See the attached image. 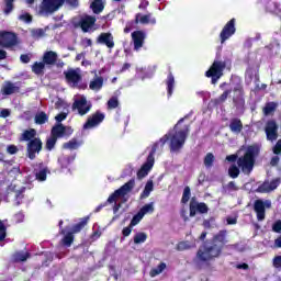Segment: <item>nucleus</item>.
Instances as JSON below:
<instances>
[{
	"label": "nucleus",
	"mask_w": 281,
	"mask_h": 281,
	"mask_svg": "<svg viewBox=\"0 0 281 281\" xmlns=\"http://www.w3.org/2000/svg\"><path fill=\"white\" fill-rule=\"evenodd\" d=\"M260 155V148L256 145H249L244 155L238 157V155L233 154L226 156V161L234 164L237 161L238 168H240L244 175H251L254 172V167L256 166V157Z\"/></svg>",
	"instance_id": "1"
},
{
	"label": "nucleus",
	"mask_w": 281,
	"mask_h": 281,
	"mask_svg": "<svg viewBox=\"0 0 281 281\" xmlns=\"http://www.w3.org/2000/svg\"><path fill=\"white\" fill-rule=\"evenodd\" d=\"M190 135V125H184L182 130L176 131L175 134H166L159 139L161 146H166V142L170 139L169 148L171 153H179L186 146V139Z\"/></svg>",
	"instance_id": "2"
},
{
	"label": "nucleus",
	"mask_w": 281,
	"mask_h": 281,
	"mask_svg": "<svg viewBox=\"0 0 281 281\" xmlns=\"http://www.w3.org/2000/svg\"><path fill=\"white\" fill-rule=\"evenodd\" d=\"M223 254V246H218V244L204 245L203 249H199L196 252V258L200 262H204V265H210L212 260H216V258L221 257Z\"/></svg>",
	"instance_id": "3"
},
{
	"label": "nucleus",
	"mask_w": 281,
	"mask_h": 281,
	"mask_svg": "<svg viewBox=\"0 0 281 281\" xmlns=\"http://www.w3.org/2000/svg\"><path fill=\"white\" fill-rule=\"evenodd\" d=\"M227 67L226 61L214 60L209 70L205 71V77L211 78V85H216L221 78H223V72Z\"/></svg>",
	"instance_id": "4"
},
{
	"label": "nucleus",
	"mask_w": 281,
	"mask_h": 281,
	"mask_svg": "<svg viewBox=\"0 0 281 281\" xmlns=\"http://www.w3.org/2000/svg\"><path fill=\"white\" fill-rule=\"evenodd\" d=\"M157 148H159V143H155L151 146V150L149 151L146 161L137 171V179H144L145 177H148V172L153 170V166H155V153H157Z\"/></svg>",
	"instance_id": "5"
},
{
	"label": "nucleus",
	"mask_w": 281,
	"mask_h": 281,
	"mask_svg": "<svg viewBox=\"0 0 281 281\" xmlns=\"http://www.w3.org/2000/svg\"><path fill=\"white\" fill-rule=\"evenodd\" d=\"M21 142L27 143V155L31 159L36 157V130H26L21 136Z\"/></svg>",
	"instance_id": "6"
},
{
	"label": "nucleus",
	"mask_w": 281,
	"mask_h": 281,
	"mask_svg": "<svg viewBox=\"0 0 281 281\" xmlns=\"http://www.w3.org/2000/svg\"><path fill=\"white\" fill-rule=\"evenodd\" d=\"M133 188H135V179H131L125 184H123L121 188L115 190L108 198V203H117V199H120V196H126V194H128V192L133 191Z\"/></svg>",
	"instance_id": "7"
},
{
	"label": "nucleus",
	"mask_w": 281,
	"mask_h": 281,
	"mask_svg": "<svg viewBox=\"0 0 281 281\" xmlns=\"http://www.w3.org/2000/svg\"><path fill=\"white\" fill-rule=\"evenodd\" d=\"M210 212V207H207V204L205 202H199L196 201V198H191L189 203V216L191 218H194L198 214H207Z\"/></svg>",
	"instance_id": "8"
},
{
	"label": "nucleus",
	"mask_w": 281,
	"mask_h": 281,
	"mask_svg": "<svg viewBox=\"0 0 281 281\" xmlns=\"http://www.w3.org/2000/svg\"><path fill=\"white\" fill-rule=\"evenodd\" d=\"M236 34V19H231L222 29L220 33V41L221 44L225 43L226 41H229L232 36Z\"/></svg>",
	"instance_id": "9"
},
{
	"label": "nucleus",
	"mask_w": 281,
	"mask_h": 281,
	"mask_svg": "<svg viewBox=\"0 0 281 281\" xmlns=\"http://www.w3.org/2000/svg\"><path fill=\"white\" fill-rule=\"evenodd\" d=\"M95 21V16L93 15H83L79 19L78 22H74V27H80V30L87 34V32H91L93 29Z\"/></svg>",
	"instance_id": "10"
},
{
	"label": "nucleus",
	"mask_w": 281,
	"mask_h": 281,
	"mask_svg": "<svg viewBox=\"0 0 281 281\" xmlns=\"http://www.w3.org/2000/svg\"><path fill=\"white\" fill-rule=\"evenodd\" d=\"M104 117H106V115L102 111H95L87 119L86 123L83 124V130L87 131L89 128H95V126H100V124L104 122Z\"/></svg>",
	"instance_id": "11"
},
{
	"label": "nucleus",
	"mask_w": 281,
	"mask_h": 281,
	"mask_svg": "<svg viewBox=\"0 0 281 281\" xmlns=\"http://www.w3.org/2000/svg\"><path fill=\"white\" fill-rule=\"evenodd\" d=\"M267 207H271V201L256 200L254 202V212L257 214V221H265L267 217Z\"/></svg>",
	"instance_id": "12"
},
{
	"label": "nucleus",
	"mask_w": 281,
	"mask_h": 281,
	"mask_svg": "<svg viewBox=\"0 0 281 281\" xmlns=\"http://www.w3.org/2000/svg\"><path fill=\"white\" fill-rule=\"evenodd\" d=\"M74 133L71 127H67L63 125V123H57L50 130V136L55 137V139H60L63 137H69Z\"/></svg>",
	"instance_id": "13"
},
{
	"label": "nucleus",
	"mask_w": 281,
	"mask_h": 281,
	"mask_svg": "<svg viewBox=\"0 0 281 281\" xmlns=\"http://www.w3.org/2000/svg\"><path fill=\"white\" fill-rule=\"evenodd\" d=\"M233 104L236 109H245V88L243 85H237L233 89Z\"/></svg>",
	"instance_id": "14"
},
{
	"label": "nucleus",
	"mask_w": 281,
	"mask_h": 281,
	"mask_svg": "<svg viewBox=\"0 0 281 281\" xmlns=\"http://www.w3.org/2000/svg\"><path fill=\"white\" fill-rule=\"evenodd\" d=\"M281 184V178H274L271 181L266 180L257 188V192L260 194H267L269 192H273V190H278V187Z\"/></svg>",
	"instance_id": "15"
},
{
	"label": "nucleus",
	"mask_w": 281,
	"mask_h": 281,
	"mask_svg": "<svg viewBox=\"0 0 281 281\" xmlns=\"http://www.w3.org/2000/svg\"><path fill=\"white\" fill-rule=\"evenodd\" d=\"M65 4V0H43L42 10L47 14H54L57 10H60Z\"/></svg>",
	"instance_id": "16"
},
{
	"label": "nucleus",
	"mask_w": 281,
	"mask_h": 281,
	"mask_svg": "<svg viewBox=\"0 0 281 281\" xmlns=\"http://www.w3.org/2000/svg\"><path fill=\"white\" fill-rule=\"evenodd\" d=\"M278 123L270 120L266 123L265 132L268 142H276L278 139Z\"/></svg>",
	"instance_id": "17"
},
{
	"label": "nucleus",
	"mask_w": 281,
	"mask_h": 281,
	"mask_svg": "<svg viewBox=\"0 0 281 281\" xmlns=\"http://www.w3.org/2000/svg\"><path fill=\"white\" fill-rule=\"evenodd\" d=\"M16 35L14 33L4 32L0 34V46L1 47H14L16 45Z\"/></svg>",
	"instance_id": "18"
},
{
	"label": "nucleus",
	"mask_w": 281,
	"mask_h": 281,
	"mask_svg": "<svg viewBox=\"0 0 281 281\" xmlns=\"http://www.w3.org/2000/svg\"><path fill=\"white\" fill-rule=\"evenodd\" d=\"M132 41L134 43V50L139 52V49L144 47V42L146 41V32L134 31L132 33Z\"/></svg>",
	"instance_id": "19"
},
{
	"label": "nucleus",
	"mask_w": 281,
	"mask_h": 281,
	"mask_svg": "<svg viewBox=\"0 0 281 281\" xmlns=\"http://www.w3.org/2000/svg\"><path fill=\"white\" fill-rule=\"evenodd\" d=\"M97 43L99 45H105L108 47V49H113V47H115V41H114L113 34L111 32L101 33L97 37Z\"/></svg>",
	"instance_id": "20"
},
{
	"label": "nucleus",
	"mask_w": 281,
	"mask_h": 281,
	"mask_svg": "<svg viewBox=\"0 0 281 281\" xmlns=\"http://www.w3.org/2000/svg\"><path fill=\"white\" fill-rule=\"evenodd\" d=\"M72 109H77L79 115H87L91 111V105H87V99L81 98L74 102Z\"/></svg>",
	"instance_id": "21"
},
{
	"label": "nucleus",
	"mask_w": 281,
	"mask_h": 281,
	"mask_svg": "<svg viewBox=\"0 0 281 281\" xmlns=\"http://www.w3.org/2000/svg\"><path fill=\"white\" fill-rule=\"evenodd\" d=\"M64 76L66 78L67 82H70L71 85H78V82H80V80H82V76L74 70V69H68L67 71L64 72Z\"/></svg>",
	"instance_id": "22"
},
{
	"label": "nucleus",
	"mask_w": 281,
	"mask_h": 281,
	"mask_svg": "<svg viewBox=\"0 0 281 281\" xmlns=\"http://www.w3.org/2000/svg\"><path fill=\"white\" fill-rule=\"evenodd\" d=\"M135 23H140L142 25H148V23H151V25H155L157 23V20L153 18V13H147L145 15H142V13H137L135 15Z\"/></svg>",
	"instance_id": "23"
},
{
	"label": "nucleus",
	"mask_w": 281,
	"mask_h": 281,
	"mask_svg": "<svg viewBox=\"0 0 281 281\" xmlns=\"http://www.w3.org/2000/svg\"><path fill=\"white\" fill-rule=\"evenodd\" d=\"M76 159V156H69V155H61L58 157V165L61 170H66V168H69L71 164H74Z\"/></svg>",
	"instance_id": "24"
},
{
	"label": "nucleus",
	"mask_w": 281,
	"mask_h": 281,
	"mask_svg": "<svg viewBox=\"0 0 281 281\" xmlns=\"http://www.w3.org/2000/svg\"><path fill=\"white\" fill-rule=\"evenodd\" d=\"M42 60L48 66H54L58 60V54L54 50H47L44 53Z\"/></svg>",
	"instance_id": "25"
},
{
	"label": "nucleus",
	"mask_w": 281,
	"mask_h": 281,
	"mask_svg": "<svg viewBox=\"0 0 281 281\" xmlns=\"http://www.w3.org/2000/svg\"><path fill=\"white\" fill-rule=\"evenodd\" d=\"M212 243L216 245L220 243L218 247H225L227 245V231L222 229L217 234H215L212 238Z\"/></svg>",
	"instance_id": "26"
},
{
	"label": "nucleus",
	"mask_w": 281,
	"mask_h": 281,
	"mask_svg": "<svg viewBox=\"0 0 281 281\" xmlns=\"http://www.w3.org/2000/svg\"><path fill=\"white\" fill-rule=\"evenodd\" d=\"M229 131L232 133H235V135H239V133H243V121L238 117H234L229 122Z\"/></svg>",
	"instance_id": "27"
},
{
	"label": "nucleus",
	"mask_w": 281,
	"mask_h": 281,
	"mask_svg": "<svg viewBox=\"0 0 281 281\" xmlns=\"http://www.w3.org/2000/svg\"><path fill=\"white\" fill-rule=\"evenodd\" d=\"M75 233L70 232H66L64 234V237L60 239V245H63V247H71V245H74V240H75Z\"/></svg>",
	"instance_id": "28"
},
{
	"label": "nucleus",
	"mask_w": 281,
	"mask_h": 281,
	"mask_svg": "<svg viewBox=\"0 0 281 281\" xmlns=\"http://www.w3.org/2000/svg\"><path fill=\"white\" fill-rule=\"evenodd\" d=\"M18 89L19 88H16V86H14V83L7 81L2 86L1 93H2V95H12V93H16Z\"/></svg>",
	"instance_id": "29"
},
{
	"label": "nucleus",
	"mask_w": 281,
	"mask_h": 281,
	"mask_svg": "<svg viewBox=\"0 0 281 281\" xmlns=\"http://www.w3.org/2000/svg\"><path fill=\"white\" fill-rule=\"evenodd\" d=\"M167 85V95L170 98L172 95V91H175V75L170 71L166 79Z\"/></svg>",
	"instance_id": "30"
},
{
	"label": "nucleus",
	"mask_w": 281,
	"mask_h": 281,
	"mask_svg": "<svg viewBox=\"0 0 281 281\" xmlns=\"http://www.w3.org/2000/svg\"><path fill=\"white\" fill-rule=\"evenodd\" d=\"M87 223H89V217H83L81 221L77 224H75L71 228L72 234H80L85 227H87Z\"/></svg>",
	"instance_id": "31"
},
{
	"label": "nucleus",
	"mask_w": 281,
	"mask_h": 281,
	"mask_svg": "<svg viewBox=\"0 0 281 281\" xmlns=\"http://www.w3.org/2000/svg\"><path fill=\"white\" fill-rule=\"evenodd\" d=\"M104 85V78L97 77L93 79V81H90L89 88L91 91H100Z\"/></svg>",
	"instance_id": "32"
},
{
	"label": "nucleus",
	"mask_w": 281,
	"mask_h": 281,
	"mask_svg": "<svg viewBox=\"0 0 281 281\" xmlns=\"http://www.w3.org/2000/svg\"><path fill=\"white\" fill-rule=\"evenodd\" d=\"M82 143L78 142L77 138H71L69 142L64 143L63 148L68 150H78Z\"/></svg>",
	"instance_id": "33"
},
{
	"label": "nucleus",
	"mask_w": 281,
	"mask_h": 281,
	"mask_svg": "<svg viewBox=\"0 0 281 281\" xmlns=\"http://www.w3.org/2000/svg\"><path fill=\"white\" fill-rule=\"evenodd\" d=\"M154 188H155V184L153 183V180H148L143 192L140 193V199H148Z\"/></svg>",
	"instance_id": "34"
},
{
	"label": "nucleus",
	"mask_w": 281,
	"mask_h": 281,
	"mask_svg": "<svg viewBox=\"0 0 281 281\" xmlns=\"http://www.w3.org/2000/svg\"><path fill=\"white\" fill-rule=\"evenodd\" d=\"M90 8L94 14H100L104 10V2L102 0H94L91 4Z\"/></svg>",
	"instance_id": "35"
},
{
	"label": "nucleus",
	"mask_w": 281,
	"mask_h": 281,
	"mask_svg": "<svg viewBox=\"0 0 281 281\" xmlns=\"http://www.w3.org/2000/svg\"><path fill=\"white\" fill-rule=\"evenodd\" d=\"M166 269V262H160L156 268H151L149 271L150 278H157L160 273H164Z\"/></svg>",
	"instance_id": "36"
},
{
	"label": "nucleus",
	"mask_w": 281,
	"mask_h": 281,
	"mask_svg": "<svg viewBox=\"0 0 281 281\" xmlns=\"http://www.w3.org/2000/svg\"><path fill=\"white\" fill-rule=\"evenodd\" d=\"M229 93H232V90H225L218 98L213 100V104L220 106V104H223L229 98Z\"/></svg>",
	"instance_id": "37"
},
{
	"label": "nucleus",
	"mask_w": 281,
	"mask_h": 281,
	"mask_svg": "<svg viewBox=\"0 0 281 281\" xmlns=\"http://www.w3.org/2000/svg\"><path fill=\"white\" fill-rule=\"evenodd\" d=\"M276 109H278V103L276 102H268L263 106V115H271V113H276Z\"/></svg>",
	"instance_id": "38"
},
{
	"label": "nucleus",
	"mask_w": 281,
	"mask_h": 281,
	"mask_svg": "<svg viewBox=\"0 0 281 281\" xmlns=\"http://www.w3.org/2000/svg\"><path fill=\"white\" fill-rule=\"evenodd\" d=\"M47 175H50L49 168L40 169L36 173L37 181H47Z\"/></svg>",
	"instance_id": "39"
},
{
	"label": "nucleus",
	"mask_w": 281,
	"mask_h": 281,
	"mask_svg": "<svg viewBox=\"0 0 281 281\" xmlns=\"http://www.w3.org/2000/svg\"><path fill=\"white\" fill-rule=\"evenodd\" d=\"M148 240V235L144 232L136 233L134 236V245H142V243H146Z\"/></svg>",
	"instance_id": "40"
},
{
	"label": "nucleus",
	"mask_w": 281,
	"mask_h": 281,
	"mask_svg": "<svg viewBox=\"0 0 281 281\" xmlns=\"http://www.w3.org/2000/svg\"><path fill=\"white\" fill-rule=\"evenodd\" d=\"M27 258H30V254H27L26 251H20L13 255V260L15 262H25Z\"/></svg>",
	"instance_id": "41"
},
{
	"label": "nucleus",
	"mask_w": 281,
	"mask_h": 281,
	"mask_svg": "<svg viewBox=\"0 0 281 281\" xmlns=\"http://www.w3.org/2000/svg\"><path fill=\"white\" fill-rule=\"evenodd\" d=\"M228 175L231 179H238L239 175H240V167L236 166V165H232L228 168Z\"/></svg>",
	"instance_id": "42"
},
{
	"label": "nucleus",
	"mask_w": 281,
	"mask_h": 281,
	"mask_svg": "<svg viewBox=\"0 0 281 281\" xmlns=\"http://www.w3.org/2000/svg\"><path fill=\"white\" fill-rule=\"evenodd\" d=\"M215 159L216 158L214 157V154L207 153L206 156L204 157V166H205V168H212L214 166Z\"/></svg>",
	"instance_id": "43"
},
{
	"label": "nucleus",
	"mask_w": 281,
	"mask_h": 281,
	"mask_svg": "<svg viewBox=\"0 0 281 281\" xmlns=\"http://www.w3.org/2000/svg\"><path fill=\"white\" fill-rule=\"evenodd\" d=\"M49 122V116L45 112H37L36 114V124H46Z\"/></svg>",
	"instance_id": "44"
},
{
	"label": "nucleus",
	"mask_w": 281,
	"mask_h": 281,
	"mask_svg": "<svg viewBox=\"0 0 281 281\" xmlns=\"http://www.w3.org/2000/svg\"><path fill=\"white\" fill-rule=\"evenodd\" d=\"M143 216H146V214L155 212V206L153 205V202L145 204L139 211Z\"/></svg>",
	"instance_id": "45"
},
{
	"label": "nucleus",
	"mask_w": 281,
	"mask_h": 281,
	"mask_svg": "<svg viewBox=\"0 0 281 281\" xmlns=\"http://www.w3.org/2000/svg\"><path fill=\"white\" fill-rule=\"evenodd\" d=\"M57 142H58V138L50 135V137L46 139V145H45L46 150H54Z\"/></svg>",
	"instance_id": "46"
},
{
	"label": "nucleus",
	"mask_w": 281,
	"mask_h": 281,
	"mask_svg": "<svg viewBox=\"0 0 281 281\" xmlns=\"http://www.w3.org/2000/svg\"><path fill=\"white\" fill-rule=\"evenodd\" d=\"M192 196V192L190 190V187H186L182 193V199H181V203L183 205H186V203H188V201H190V198Z\"/></svg>",
	"instance_id": "47"
},
{
	"label": "nucleus",
	"mask_w": 281,
	"mask_h": 281,
	"mask_svg": "<svg viewBox=\"0 0 281 281\" xmlns=\"http://www.w3.org/2000/svg\"><path fill=\"white\" fill-rule=\"evenodd\" d=\"M142 218H144V215L138 211L136 215L133 216L130 225L131 227H135V225H139L142 222Z\"/></svg>",
	"instance_id": "48"
},
{
	"label": "nucleus",
	"mask_w": 281,
	"mask_h": 281,
	"mask_svg": "<svg viewBox=\"0 0 281 281\" xmlns=\"http://www.w3.org/2000/svg\"><path fill=\"white\" fill-rule=\"evenodd\" d=\"M119 106H120V101L117 100V97H112L108 101V109L113 110V109H117Z\"/></svg>",
	"instance_id": "49"
},
{
	"label": "nucleus",
	"mask_w": 281,
	"mask_h": 281,
	"mask_svg": "<svg viewBox=\"0 0 281 281\" xmlns=\"http://www.w3.org/2000/svg\"><path fill=\"white\" fill-rule=\"evenodd\" d=\"M190 248H191V246L188 241H180L176 246L177 251H186Z\"/></svg>",
	"instance_id": "50"
},
{
	"label": "nucleus",
	"mask_w": 281,
	"mask_h": 281,
	"mask_svg": "<svg viewBox=\"0 0 281 281\" xmlns=\"http://www.w3.org/2000/svg\"><path fill=\"white\" fill-rule=\"evenodd\" d=\"M5 1V8H4V14H10L12 10H14V0H4Z\"/></svg>",
	"instance_id": "51"
},
{
	"label": "nucleus",
	"mask_w": 281,
	"mask_h": 281,
	"mask_svg": "<svg viewBox=\"0 0 281 281\" xmlns=\"http://www.w3.org/2000/svg\"><path fill=\"white\" fill-rule=\"evenodd\" d=\"M18 19L23 23H32V15H30L29 13H21Z\"/></svg>",
	"instance_id": "52"
},
{
	"label": "nucleus",
	"mask_w": 281,
	"mask_h": 281,
	"mask_svg": "<svg viewBox=\"0 0 281 281\" xmlns=\"http://www.w3.org/2000/svg\"><path fill=\"white\" fill-rule=\"evenodd\" d=\"M272 266L274 267V269H281V255L273 257Z\"/></svg>",
	"instance_id": "53"
},
{
	"label": "nucleus",
	"mask_w": 281,
	"mask_h": 281,
	"mask_svg": "<svg viewBox=\"0 0 281 281\" xmlns=\"http://www.w3.org/2000/svg\"><path fill=\"white\" fill-rule=\"evenodd\" d=\"M45 65H47L43 59L40 63H36V75L40 76V74H43L45 69Z\"/></svg>",
	"instance_id": "54"
},
{
	"label": "nucleus",
	"mask_w": 281,
	"mask_h": 281,
	"mask_svg": "<svg viewBox=\"0 0 281 281\" xmlns=\"http://www.w3.org/2000/svg\"><path fill=\"white\" fill-rule=\"evenodd\" d=\"M5 224H3L2 221H0V243H2V240H5Z\"/></svg>",
	"instance_id": "55"
},
{
	"label": "nucleus",
	"mask_w": 281,
	"mask_h": 281,
	"mask_svg": "<svg viewBox=\"0 0 281 281\" xmlns=\"http://www.w3.org/2000/svg\"><path fill=\"white\" fill-rule=\"evenodd\" d=\"M272 232L276 234H281V220H278L272 225Z\"/></svg>",
	"instance_id": "56"
},
{
	"label": "nucleus",
	"mask_w": 281,
	"mask_h": 281,
	"mask_svg": "<svg viewBox=\"0 0 281 281\" xmlns=\"http://www.w3.org/2000/svg\"><path fill=\"white\" fill-rule=\"evenodd\" d=\"M272 153L274 155H281V139L277 140L276 145L272 147Z\"/></svg>",
	"instance_id": "57"
},
{
	"label": "nucleus",
	"mask_w": 281,
	"mask_h": 281,
	"mask_svg": "<svg viewBox=\"0 0 281 281\" xmlns=\"http://www.w3.org/2000/svg\"><path fill=\"white\" fill-rule=\"evenodd\" d=\"M132 232H133V226H131V224H130L127 227H124L122 229V236L124 238H128V235L132 234Z\"/></svg>",
	"instance_id": "58"
},
{
	"label": "nucleus",
	"mask_w": 281,
	"mask_h": 281,
	"mask_svg": "<svg viewBox=\"0 0 281 281\" xmlns=\"http://www.w3.org/2000/svg\"><path fill=\"white\" fill-rule=\"evenodd\" d=\"M214 221H215L214 217H210L209 220H204L202 225L205 229H211L212 223H214Z\"/></svg>",
	"instance_id": "59"
},
{
	"label": "nucleus",
	"mask_w": 281,
	"mask_h": 281,
	"mask_svg": "<svg viewBox=\"0 0 281 281\" xmlns=\"http://www.w3.org/2000/svg\"><path fill=\"white\" fill-rule=\"evenodd\" d=\"M55 120L56 122H58V124H60V122H64V120H67V113L60 112L55 116Z\"/></svg>",
	"instance_id": "60"
},
{
	"label": "nucleus",
	"mask_w": 281,
	"mask_h": 281,
	"mask_svg": "<svg viewBox=\"0 0 281 281\" xmlns=\"http://www.w3.org/2000/svg\"><path fill=\"white\" fill-rule=\"evenodd\" d=\"M81 45L87 48V47H91L93 45V41H91V38L89 37H85L82 41H81Z\"/></svg>",
	"instance_id": "61"
},
{
	"label": "nucleus",
	"mask_w": 281,
	"mask_h": 281,
	"mask_svg": "<svg viewBox=\"0 0 281 281\" xmlns=\"http://www.w3.org/2000/svg\"><path fill=\"white\" fill-rule=\"evenodd\" d=\"M13 220L15 221V223H23V221L25 220V215L23 213H18L14 215Z\"/></svg>",
	"instance_id": "62"
},
{
	"label": "nucleus",
	"mask_w": 281,
	"mask_h": 281,
	"mask_svg": "<svg viewBox=\"0 0 281 281\" xmlns=\"http://www.w3.org/2000/svg\"><path fill=\"white\" fill-rule=\"evenodd\" d=\"M11 113L12 111L10 109H2L0 111V117H4V119L10 117Z\"/></svg>",
	"instance_id": "63"
},
{
	"label": "nucleus",
	"mask_w": 281,
	"mask_h": 281,
	"mask_svg": "<svg viewBox=\"0 0 281 281\" xmlns=\"http://www.w3.org/2000/svg\"><path fill=\"white\" fill-rule=\"evenodd\" d=\"M278 164H280V157L273 156L270 160V166H272V168H274L276 166H278Z\"/></svg>",
	"instance_id": "64"
}]
</instances>
